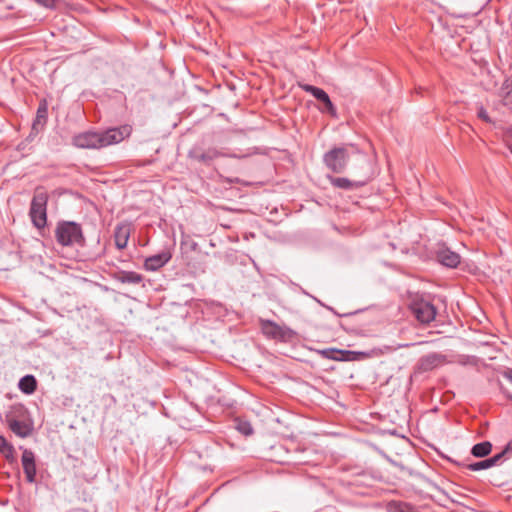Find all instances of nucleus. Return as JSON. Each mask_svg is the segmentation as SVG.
Instances as JSON below:
<instances>
[{"label": "nucleus", "mask_w": 512, "mask_h": 512, "mask_svg": "<svg viewBox=\"0 0 512 512\" xmlns=\"http://www.w3.org/2000/svg\"><path fill=\"white\" fill-rule=\"evenodd\" d=\"M55 238L63 247L85 245V237L79 223L73 221H60L55 229Z\"/></svg>", "instance_id": "1"}, {"label": "nucleus", "mask_w": 512, "mask_h": 512, "mask_svg": "<svg viewBox=\"0 0 512 512\" xmlns=\"http://www.w3.org/2000/svg\"><path fill=\"white\" fill-rule=\"evenodd\" d=\"M48 199L46 189L43 186L36 187L30 204L29 216L33 225L38 229L44 228L47 224Z\"/></svg>", "instance_id": "2"}, {"label": "nucleus", "mask_w": 512, "mask_h": 512, "mask_svg": "<svg viewBox=\"0 0 512 512\" xmlns=\"http://www.w3.org/2000/svg\"><path fill=\"white\" fill-rule=\"evenodd\" d=\"M408 308L415 319L423 325L430 324L437 315V308L422 295L413 296L408 304Z\"/></svg>", "instance_id": "3"}, {"label": "nucleus", "mask_w": 512, "mask_h": 512, "mask_svg": "<svg viewBox=\"0 0 512 512\" xmlns=\"http://www.w3.org/2000/svg\"><path fill=\"white\" fill-rule=\"evenodd\" d=\"M262 334L267 338L283 343L292 342L297 337V333L285 325H279L272 320L259 319Z\"/></svg>", "instance_id": "4"}, {"label": "nucleus", "mask_w": 512, "mask_h": 512, "mask_svg": "<svg viewBox=\"0 0 512 512\" xmlns=\"http://www.w3.org/2000/svg\"><path fill=\"white\" fill-rule=\"evenodd\" d=\"M347 146H335L323 155V162L333 173H343L349 160Z\"/></svg>", "instance_id": "5"}, {"label": "nucleus", "mask_w": 512, "mask_h": 512, "mask_svg": "<svg viewBox=\"0 0 512 512\" xmlns=\"http://www.w3.org/2000/svg\"><path fill=\"white\" fill-rule=\"evenodd\" d=\"M244 156H246V154L220 151L214 147L203 150L201 147L195 146L188 151L189 159L204 165H210L215 159L220 157L242 158Z\"/></svg>", "instance_id": "6"}, {"label": "nucleus", "mask_w": 512, "mask_h": 512, "mask_svg": "<svg viewBox=\"0 0 512 512\" xmlns=\"http://www.w3.org/2000/svg\"><path fill=\"white\" fill-rule=\"evenodd\" d=\"M132 130L131 125L124 124L100 131L102 148L121 143L130 137Z\"/></svg>", "instance_id": "7"}, {"label": "nucleus", "mask_w": 512, "mask_h": 512, "mask_svg": "<svg viewBox=\"0 0 512 512\" xmlns=\"http://www.w3.org/2000/svg\"><path fill=\"white\" fill-rule=\"evenodd\" d=\"M72 144L80 149H102L100 131H84L72 137Z\"/></svg>", "instance_id": "8"}, {"label": "nucleus", "mask_w": 512, "mask_h": 512, "mask_svg": "<svg viewBox=\"0 0 512 512\" xmlns=\"http://www.w3.org/2000/svg\"><path fill=\"white\" fill-rule=\"evenodd\" d=\"M327 179L334 188L352 191L365 186L371 180V177L364 176L359 179H349L346 177H334L327 175Z\"/></svg>", "instance_id": "9"}, {"label": "nucleus", "mask_w": 512, "mask_h": 512, "mask_svg": "<svg viewBox=\"0 0 512 512\" xmlns=\"http://www.w3.org/2000/svg\"><path fill=\"white\" fill-rule=\"evenodd\" d=\"M299 87L303 91L313 95L318 101L322 102L325 106L323 111L328 112L333 117L337 115L336 107L330 100L329 95L323 89L310 84H299Z\"/></svg>", "instance_id": "10"}, {"label": "nucleus", "mask_w": 512, "mask_h": 512, "mask_svg": "<svg viewBox=\"0 0 512 512\" xmlns=\"http://www.w3.org/2000/svg\"><path fill=\"white\" fill-rule=\"evenodd\" d=\"M172 258L170 250L165 249L160 253L149 256L144 261V268L147 271H157L165 266Z\"/></svg>", "instance_id": "11"}, {"label": "nucleus", "mask_w": 512, "mask_h": 512, "mask_svg": "<svg viewBox=\"0 0 512 512\" xmlns=\"http://www.w3.org/2000/svg\"><path fill=\"white\" fill-rule=\"evenodd\" d=\"M318 353L323 358L335 361H353L357 359L356 352L337 348H325L318 350Z\"/></svg>", "instance_id": "12"}, {"label": "nucleus", "mask_w": 512, "mask_h": 512, "mask_svg": "<svg viewBox=\"0 0 512 512\" xmlns=\"http://www.w3.org/2000/svg\"><path fill=\"white\" fill-rule=\"evenodd\" d=\"M21 461L26 481L28 483H34L36 480V463L34 453L31 450L25 449L22 453Z\"/></svg>", "instance_id": "13"}, {"label": "nucleus", "mask_w": 512, "mask_h": 512, "mask_svg": "<svg viewBox=\"0 0 512 512\" xmlns=\"http://www.w3.org/2000/svg\"><path fill=\"white\" fill-rule=\"evenodd\" d=\"M445 360V356L438 353H431L421 357L417 364L419 372H428L440 366Z\"/></svg>", "instance_id": "14"}, {"label": "nucleus", "mask_w": 512, "mask_h": 512, "mask_svg": "<svg viewBox=\"0 0 512 512\" xmlns=\"http://www.w3.org/2000/svg\"><path fill=\"white\" fill-rule=\"evenodd\" d=\"M130 233H131V228H130V225L127 223H120L115 227L114 241H115V246L119 250L126 248V246L128 244L129 237H130Z\"/></svg>", "instance_id": "15"}, {"label": "nucleus", "mask_w": 512, "mask_h": 512, "mask_svg": "<svg viewBox=\"0 0 512 512\" xmlns=\"http://www.w3.org/2000/svg\"><path fill=\"white\" fill-rule=\"evenodd\" d=\"M9 429L18 437L26 438L29 437L33 432V424L27 419L7 423Z\"/></svg>", "instance_id": "16"}, {"label": "nucleus", "mask_w": 512, "mask_h": 512, "mask_svg": "<svg viewBox=\"0 0 512 512\" xmlns=\"http://www.w3.org/2000/svg\"><path fill=\"white\" fill-rule=\"evenodd\" d=\"M437 260L446 267L456 268L460 263V256L456 252L445 248L437 252Z\"/></svg>", "instance_id": "17"}, {"label": "nucleus", "mask_w": 512, "mask_h": 512, "mask_svg": "<svg viewBox=\"0 0 512 512\" xmlns=\"http://www.w3.org/2000/svg\"><path fill=\"white\" fill-rule=\"evenodd\" d=\"M112 278L123 284H139L143 276L135 271L119 270L112 274Z\"/></svg>", "instance_id": "18"}, {"label": "nucleus", "mask_w": 512, "mask_h": 512, "mask_svg": "<svg viewBox=\"0 0 512 512\" xmlns=\"http://www.w3.org/2000/svg\"><path fill=\"white\" fill-rule=\"evenodd\" d=\"M48 119V104L46 100H42L37 108L36 118L33 121L32 129L39 131L46 125Z\"/></svg>", "instance_id": "19"}, {"label": "nucleus", "mask_w": 512, "mask_h": 512, "mask_svg": "<svg viewBox=\"0 0 512 512\" xmlns=\"http://www.w3.org/2000/svg\"><path fill=\"white\" fill-rule=\"evenodd\" d=\"M28 418L27 408L21 404H14L10 406L9 410L5 414L6 423L12 422V420L20 421Z\"/></svg>", "instance_id": "20"}, {"label": "nucleus", "mask_w": 512, "mask_h": 512, "mask_svg": "<svg viewBox=\"0 0 512 512\" xmlns=\"http://www.w3.org/2000/svg\"><path fill=\"white\" fill-rule=\"evenodd\" d=\"M18 387L24 394H32L37 389V380L33 375H25L20 379Z\"/></svg>", "instance_id": "21"}, {"label": "nucleus", "mask_w": 512, "mask_h": 512, "mask_svg": "<svg viewBox=\"0 0 512 512\" xmlns=\"http://www.w3.org/2000/svg\"><path fill=\"white\" fill-rule=\"evenodd\" d=\"M492 444L489 441H483L475 444L471 449V454L474 457L483 458L491 453Z\"/></svg>", "instance_id": "22"}, {"label": "nucleus", "mask_w": 512, "mask_h": 512, "mask_svg": "<svg viewBox=\"0 0 512 512\" xmlns=\"http://www.w3.org/2000/svg\"><path fill=\"white\" fill-rule=\"evenodd\" d=\"M511 444L508 443L502 452L487 459L489 467L500 465L504 461V457L507 453L511 452Z\"/></svg>", "instance_id": "23"}, {"label": "nucleus", "mask_w": 512, "mask_h": 512, "mask_svg": "<svg viewBox=\"0 0 512 512\" xmlns=\"http://www.w3.org/2000/svg\"><path fill=\"white\" fill-rule=\"evenodd\" d=\"M511 444L508 443L502 452L487 459L489 467L500 465L504 461V457L507 453L511 452Z\"/></svg>", "instance_id": "24"}, {"label": "nucleus", "mask_w": 512, "mask_h": 512, "mask_svg": "<svg viewBox=\"0 0 512 512\" xmlns=\"http://www.w3.org/2000/svg\"><path fill=\"white\" fill-rule=\"evenodd\" d=\"M459 466H462L463 468H466L470 471H480V470H486L489 469L488 461L487 459L474 462V463H457Z\"/></svg>", "instance_id": "25"}, {"label": "nucleus", "mask_w": 512, "mask_h": 512, "mask_svg": "<svg viewBox=\"0 0 512 512\" xmlns=\"http://www.w3.org/2000/svg\"><path fill=\"white\" fill-rule=\"evenodd\" d=\"M237 429L240 433H242L245 436H249L253 433V427L247 421L239 422L237 425Z\"/></svg>", "instance_id": "26"}, {"label": "nucleus", "mask_w": 512, "mask_h": 512, "mask_svg": "<svg viewBox=\"0 0 512 512\" xmlns=\"http://www.w3.org/2000/svg\"><path fill=\"white\" fill-rule=\"evenodd\" d=\"M477 117L486 123H493L492 119L490 118L487 110L483 107V105H479L477 107Z\"/></svg>", "instance_id": "27"}, {"label": "nucleus", "mask_w": 512, "mask_h": 512, "mask_svg": "<svg viewBox=\"0 0 512 512\" xmlns=\"http://www.w3.org/2000/svg\"><path fill=\"white\" fill-rule=\"evenodd\" d=\"M0 452L4 455V457L8 461H13L14 460L15 449H14V447L10 443H8L4 448H2L0 450Z\"/></svg>", "instance_id": "28"}, {"label": "nucleus", "mask_w": 512, "mask_h": 512, "mask_svg": "<svg viewBox=\"0 0 512 512\" xmlns=\"http://www.w3.org/2000/svg\"><path fill=\"white\" fill-rule=\"evenodd\" d=\"M0 452L4 455V457L8 461H13L14 460L15 449H14V447L10 443H8L4 448H2L0 450Z\"/></svg>", "instance_id": "29"}, {"label": "nucleus", "mask_w": 512, "mask_h": 512, "mask_svg": "<svg viewBox=\"0 0 512 512\" xmlns=\"http://www.w3.org/2000/svg\"><path fill=\"white\" fill-rule=\"evenodd\" d=\"M39 5L48 8L54 9L56 7V0H35Z\"/></svg>", "instance_id": "30"}, {"label": "nucleus", "mask_w": 512, "mask_h": 512, "mask_svg": "<svg viewBox=\"0 0 512 512\" xmlns=\"http://www.w3.org/2000/svg\"><path fill=\"white\" fill-rule=\"evenodd\" d=\"M502 375L512 384V368H507Z\"/></svg>", "instance_id": "31"}, {"label": "nucleus", "mask_w": 512, "mask_h": 512, "mask_svg": "<svg viewBox=\"0 0 512 512\" xmlns=\"http://www.w3.org/2000/svg\"><path fill=\"white\" fill-rule=\"evenodd\" d=\"M8 443L9 442H7V440L2 435H0V450L4 448Z\"/></svg>", "instance_id": "32"}, {"label": "nucleus", "mask_w": 512, "mask_h": 512, "mask_svg": "<svg viewBox=\"0 0 512 512\" xmlns=\"http://www.w3.org/2000/svg\"><path fill=\"white\" fill-rule=\"evenodd\" d=\"M190 246H191V249H192V250H196V249H197V247H198V244H197L195 241H192V242H191V244H190Z\"/></svg>", "instance_id": "33"}, {"label": "nucleus", "mask_w": 512, "mask_h": 512, "mask_svg": "<svg viewBox=\"0 0 512 512\" xmlns=\"http://www.w3.org/2000/svg\"><path fill=\"white\" fill-rule=\"evenodd\" d=\"M510 151H511V153H512V146L510 147Z\"/></svg>", "instance_id": "34"}, {"label": "nucleus", "mask_w": 512, "mask_h": 512, "mask_svg": "<svg viewBox=\"0 0 512 512\" xmlns=\"http://www.w3.org/2000/svg\"><path fill=\"white\" fill-rule=\"evenodd\" d=\"M511 400H512V397H511Z\"/></svg>", "instance_id": "35"}]
</instances>
